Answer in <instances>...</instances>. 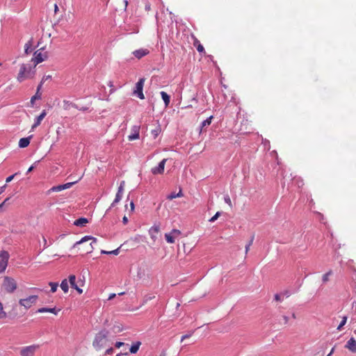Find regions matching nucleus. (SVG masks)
I'll return each mask as SVG.
<instances>
[{"label":"nucleus","mask_w":356,"mask_h":356,"mask_svg":"<svg viewBox=\"0 0 356 356\" xmlns=\"http://www.w3.org/2000/svg\"><path fill=\"white\" fill-rule=\"evenodd\" d=\"M108 331L106 330H102L99 331L94 339L92 346L94 348L99 350L107 346L108 339Z\"/></svg>","instance_id":"f257e3e1"},{"label":"nucleus","mask_w":356,"mask_h":356,"mask_svg":"<svg viewBox=\"0 0 356 356\" xmlns=\"http://www.w3.org/2000/svg\"><path fill=\"white\" fill-rule=\"evenodd\" d=\"M35 70L32 69L30 65L22 64L17 79L19 82H22L26 79L33 78Z\"/></svg>","instance_id":"f03ea898"},{"label":"nucleus","mask_w":356,"mask_h":356,"mask_svg":"<svg viewBox=\"0 0 356 356\" xmlns=\"http://www.w3.org/2000/svg\"><path fill=\"white\" fill-rule=\"evenodd\" d=\"M91 241L90 243L88 245V247L86 248L84 250V254H89L92 252L94 250V245L97 243V239L95 237H92L91 236H86L83 237L79 241L76 242L74 244V248L76 247L77 245H82L85 242Z\"/></svg>","instance_id":"7ed1b4c3"},{"label":"nucleus","mask_w":356,"mask_h":356,"mask_svg":"<svg viewBox=\"0 0 356 356\" xmlns=\"http://www.w3.org/2000/svg\"><path fill=\"white\" fill-rule=\"evenodd\" d=\"M2 286L6 292L12 293L16 290L17 285L13 278L6 276L3 279Z\"/></svg>","instance_id":"20e7f679"},{"label":"nucleus","mask_w":356,"mask_h":356,"mask_svg":"<svg viewBox=\"0 0 356 356\" xmlns=\"http://www.w3.org/2000/svg\"><path fill=\"white\" fill-rule=\"evenodd\" d=\"M39 348L40 346L38 344L24 346L21 348L19 354L21 356H34Z\"/></svg>","instance_id":"39448f33"},{"label":"nucleus","mask_w":356,"mask_h":356,"mask_svg":"<svg viewBox=\"0 0 356 356\" xmlns=\"http://www.w3.org/2000/svg\"><path fill=\"white\" fill-rule=\"evenodd\" d=\"M9 257L10 255L7 251L2 250L0 252V273L4 272L6 269Z\"/></svg>","instance_id":"423d86ee"},{"label":"nucleus","mask_w":356,"mask_h":356,"mask_svg":"<svg viewBox=\"0 0 356 356\" xmlns=\"http://www.w3.org/2000/svg\"><path fill=\"white\" fill-rule=\"evenodd\" d=\"M38 296L33 295L30 296L29 297L24 299H20L19 300V304L21 306L24 307L26 309L30 308L33 304H35L36 302V300H38Z\"/></svg>","instance_id":"0eeeda50"},{"label":"nucleus","mask_w":356,"mask_h":356,"mask_svg":"<svg viewBox=\"0 0 356 356\" xmlns=\"http://www.w3.org/2000/svg\"><path fill=\"white\" fill-rule=\"evenodd\" d=\"M41 49H42L35 51L34 52V54H33V57L32 58V60H31V61H33V63H34L33 68H35V67L38 64L42 63V61H44L47 58V54L46 53H44V54L42 53Z\"/></svg>","instance_id":"6e6552de"},{"label":"nucleus","mask_w":356,"mask_h":356,"mask_svg":"<svg viewBox=\"0 0 356 356\" xmlns=\"http://www.w3.org/2000/svg\"><path fill=\"white\" fill-rule=\"evenodd\" d=\"M145 79L141 78L139 81L136 83L135 90H134V95H136L140 99H145L143 88L144 86Z\"/></svg>","instance_id":"1a4fd4ad"},{"label":"nucleus","mask_w":356,"mask_h":356,"mask_svg":"<svg viewBox=\"0 0 356 356\" xmlns=\"http://www.w3.org/2000/svg\"><path fill=\"white\" fill-rule=\"evenodd\" d=\"M77 181H75L72 182L66 183L65 184L53 186L47 191V194H50L51 192H58L65 189L70 188Z\"/></svg>","instance_id":"9d476101"},{"label":"nucleus","mask_w":356,"mask_h":356,"mask_svg":"<svg viewBox=\"0 0 356 356\" xmlns=\"http://www.w3.org/2000/svg\"><path fill=\"white\" fill-rule=\"evenodd\" d=\"M181 234V232L179 229H173L170 233L165 234V238L168 243H174L175 238L178 237Z\"/></svg>","instance_id":"9b49d317"},{"label":"nucleus","mask_w":356,"mask_h":356,"mask_svg":"<svg viewBox=\"0 0 356 356\" xmlns=\"http://www.w3.org/2000/svg\"><path fill=\"white\" fill-rule=\"evenodd\" d=\"M69 282L71 285V287L76 290V291L81 294L83 293V290L80 288V286H83V282L81 280L79 281V286L76 283V277L74 275H71L69 276Z\"/></svg>","instance_id":"f8f14e48"},{"label":"nucleus","mask_w":356,"mask_h":356,"mask_svg":"<svg viewBox=\"0 0 356 356\" xmlns=\"http://www.w3.org/2000/svg\"><path fill=\"white\" fill-rule=\"evenodd\" d=\"M167 161L166 159H163L158 165V166L154 167L152 169V173L154 175H161L164 172L165 164Z\"/></svg>","instance_id":"ddd939ff"},{"label":"nucleus","mask_w":356,"mask_h":356,"mask_svg":"<svg viewBox=\"0 0 356 356\" xmlns=\"http://www.w3.org/2000/svg\"><path fill=\"white\" fill-rule=\"evenodd\" d=\"M345 347L353 353H356V340L351 337L346 343Z\"/></svg>","instance_id":"4468645a"},{"label":"nucleus","mask_w":356,"mask_h":356,"mask_svg":"<svg viewBox=\"0 0 356 356\" xmlns=\"http://www.w3.org/2000/svg\"><path fill=\"white\" fill-rule=\"evenodd\" d=\"M139 130L140 127L139 126H134L131 129L132 134L129 136V140H133L138 139L139 138Z\"/></svg>","instance_id":"2eb2a0df"},{"label":"nucleus","mask_w":356,"mask_h":356,"mask_svg":"<svg viewBox=\"0 0 356 356\" xmlns=\"http://www.w3.org/2000/svg\"><path fill=\"white\" fill-rule=\"evenodd\" d=\"M47 115V112L45 110H43L42 111V113H40V115H38L35 120V122L34 124H33L32 126V129H34L35 128H36L37 127H38L40 123H41V121L44 118V117Z\"/></svg>","instance_id":"dca6fc26"},{"label":"nucleus","mask_w":356,"mask_h":356,"mask_svg":"<svg viewBox=\"0 0 356 356\" xmlns=\"http://www.w3.org/2000/svg\"><path fill=\"white\" fill-rule=\"evenodd\" d=\"M149 52V50L146 49H140L134 51L133 54L137 58H141L142 57L147 55Z\"/></svg>","instance_id":"f3484780"},{"label":"nucleus","mask_w":356,"mask_h":356,"mask_svg":"<svg viewBox=\"0 0 356 356\" xmlns=\"http://www.w3.org/2000/svg\"><path fill=\"white\" fill-rule=\"evenodd\" d=\"M160 230V227L159 225H154L153 227H152L149 230V234L151 236V238L155 241L156 238V234L159 233Z\"/></svg>","instance_id":"a211bd4d"},{"label":"nucleus","mask_w":356,"mask_h":356,"mask_svg":"<svg viewBox=\"0 0 356 356\" xmlns=\"http://www.w3.org/2000/svg\"><path fill=\"white\" fill-rule=\"evenodd\" d=\"M60 309H56V308H47V307H42L38 309L37 312L38 313H44V312H50L56 315Z\"/></svg>","instance_id":"6ab92c4d"},{"label":"nucleus","mask_w":356,"mask_h":356,"mask_svg":"<svg viewBox=\"0 0 356 356\" xmlns=\"http://www.w3.org/2000/svg\"><path fill=\"white\" fill-rule=\"evenodd\" d=\"M63 107L65 110H69L71 107L78 108V106L76 104H75L74 103H73L69 100L64 99L63 101Z\"/></svg>","instance_id":"aec40b11"},{"label":"nucleus","mask_w":356,"mask_h":356,"mask_svg":"<svg viewBox=\"0 0 356 356\" xmlns=\"http://www.w3.org/2000/svg\"><path fill=\"white\" fill-rule=\"evenodd\" d=\"M31 136L27 138H22L19 141V147L21 148L26 147L30 143Z\"/></svg>","instance_id":"412c9836"},{"label":"nucleus","mask_w":356,"mask_h":356,"mask_svg":"<svg viewBox=\"0 0 356 356\" xmlns=\"http://www.w3.org/2000/svg\"><path fill=\"white\" fill-rule=\"evenodd\" d=\"M33 39L31 38L28 42H26L24 45V53L28 55L31 54L33 51Z\"/></svg>","instance_id":"4be33fe9"},{"label":"nucleus","mask_w":356,"mask_h":356,"mask_svg":"<svg viewBox=\"0 0 356 356\" xmlns=\"http://www.w3.org/2000/svg\"><path fill=\"white\" fill-rule=\"evenodd\" d=\"M88 222V220L86 218H80L76 220L74 222V225L78 227H83L86 223Z\"/></svg>","instance_id":"5701e85b"},{"label":"nucleus","mask_w":356,"mask_h":356,"mask_svg":"<svg viewBox=\"0 0 356 356\" xmlns=\"http://www.w3.org/2000/svg\"><path fill=\"white\" fill-rule=\"evenodd\" d=\"M161 96L164 102L165 106H168L170 101V97L164 91L161 92Z\"/></svg>","instance_id":"b1692460"},{"label":"nucleus","mask_w":356,"mask_h":356,"mask_svg":"<svg viewBox=\"0 0 356 356\" xmlns=\"http://www.w3.org/2000/svg\"><path fill=\"white\" fill-rule=\"evenodd\" d=\"M212 119L213 116L211 115L209 118H208L201 123L200 132L203 130L204 127H208L211 124Z\"/></svg>","instance_id":"393cba45"},{"label":"nucleus","mask_w":356,"mask_h":356,"mask_svg":"<svg viewBox=\"0 0 356 356\" xmlns=\"http://www.w3.org/2000/svg\"><path fill=\"white\" fill-rule=\"evenodd\" d=\"M140 344L141 343L139 341H138L136 343L133 344L131 346L130 349H129L130 353H133V354L136 353L138 352V349H139V347H140Z\"/></svg>","instance_id":"a878e982"},{"label":"nucleus","mask_w":356,"mask_h":356,"mask_svg":"<svg viewBox=\"0 0 356 356\" xmlns=\"http://www.w3.org/2000/svg\"><path fill=\"white\" fill-rule=\"evenodd\" d=\"M194 45L196 47L197 50L200 53H205L204 47L200 43L197 39L194 42Z\"/></svg>","instance_id":"bb28decb"},{"label":"nucleus","mask_w":356,"mask_h":356,"mask_svg":"<svg viewBox=\"0 0 356 356\" xmlns=\"http://www.w3.org/2000/svg\"><path fill=\"white\" fill-rule=\"evenodd\" d=\"M333 273L332 270H330L328 272H327L326 273H325L323 277H322V281H323V284H325L326 282H327L329 281V277L330 275H332Z\"/></svg>","instance_id":"cd10ccee"},{"label":"nucleus","mask_w":356,"mask_h":356,"mask_svg":"<svg viewBox=\"0 0 356 356\" xmlns=\"http://www.w3.org/2000/svg\"><path fill=\"white\" fill-rule=\"evenodd\" d=\"M124 181H122L120 182V184L118 187V192L116 193V195L117 196H120V197H122V194H123V191H124Z\"/></svg>","instance_id":"c85d7f7f"},{"label":"nucleus","mask_w":356,"mask_h":356,"mask_svg":"<svg viewBox=\"0 0 356 356\" xmlns=\"http://www.w3.org/2000/svg\"><path fill=\"white\" fill-rule=\"evenodd\" d=\"M60 288L62 289V290L65 292V293H67L68 291V289H69V286H68V282L67 281L66 279L63 280L62 282H61V284H60Z\"/></svg>","instance_id":"c756f323"},{"label":"nucleus","mask_w":356,"mask_h":356,"mask_svg":"<svg viewBox=\"0 0 356 356\" xmlns=\"http://www.w3.org/2000/svg\"><path fill=\"white\" fill-rule=\"evenodd\" d=\"M41 93L40 92H36L31 99V104L33 106L34 104V102L36 99H41Z\"/></svg>","instance_id":"7c9ffc66"},{"label":"nucleus","mask_w":356,"mask_h":356,"mask_svg":"<svg viewBox=\"0 0 356 356\" xmlns=\"http://www.w3.org/2000/svg\"><path fill=\"white\" fill-rule=\"evenodd\" d=\"M183 195L181 191H179L178 193H171L168 196V200H173L174 198L181 197Z\"/></svg>","instance_id":"2f4dec72"},{"label":"nucleus","mask_w":356,"mask_h":356,"mask_svg":"<svg viewBox=\"0 0 356 356\" xmlns=\"http://www.w3.org/2000/svg\"><path fill=\"white\" fill-rule=\"evenodd\" d=\"M49 285L51 286V291L52 293H54L56 291L58 286V284L57 282H51L49 283Z\"/></svg>","instance_id":"473e14b6"},{"label":"nucleus","mask_w":356,"mask_h":356,"mask_svg":"<svg viewBox=\"0 0 356 356\" xmlns=\"http://www.w3.org/2000/svg\"><path fill=\"white\" fill-rule=\"evenodd\" d=\"M346 321H347V316H343L342 318L341 322L340 323V324L337 327V330H341V328L343 327V326L346 323Z\"/></svg>","instance_id":"72a5a7b5"},{"label":"nucleus","mask_w":356,"mask_h":356,"mask_svg":"<svg viewBox=\"0 0 356 356\" xmlns=\"http://www.w3.org/2000/svg\"><path fill=\"white\" fill-rule=\"evenodd\" d=\"M254 236H252L250 240V241L248 242V243L245 245V254L248 253V252L250 250V247L251 246V245L253 243V241H254Z\"/></svg>","instance_id":"f704fd0d"},{"label":"nucleus","mask_w":356,"mask_h":356,"mask_svg":"<svg viewBox=\"0 0 356 356\" xmlns=\"http://www.w3.org/2000/svg\"><path fill=\"white\" fill-rule=\"evenodd\" d=\"M160 132H161V128L158 127L152 131V134L153 135L154 138H156L159 136Z\"/></svg>","instance_id":"c9c22d12"},{"label":"nucleus","mask_w":356,"mask_h":356,"mask_svg":"<svg viewBox=\"0 0 356 356\" xmlns=\"http://www.w3.org/2000/svg\"><path fill=\"white\" fill-rule=\"evenodd\" d=\"M122 199V197L115 195V198L112 202L111 207H114L117 203H118Z\"/></svg>","instance_id":"e433bc0d"},{"label":"nucleus","mask_w":356,"mask_h":356,"mask_svg":"<svg viewBox=\"0 0 356 356\" xmlns=\"http://www.w3.org/2000/svg\"><path fill=\"white\" fill-rule=\"evenodd\" d=\"M220 216V212L218 211L210 220L209 222H213Z\"/></svg>","instance_id":"4c0bfd02"},{"label":"nucleus","mask_w":356,"mask_h":356,"mask_svg":"<svg viewBox=\"0 0 356 356\" xmlns=\"http://www.w3.org/2000/svg\"><path fill=\"white\" fill-rule=\"evenodd\" d=\"M6 314L3 311V306L1 302H0V318H3L6 317Z\"/></svg>","instance_id":"58836bf2"},{"label":"nucleus","mask_w":356,"mask_h":356,"mask_svg":"<svg viewBox=\"0 0 356 356\" xmlns=\"http://www.w3.org/2000/svg\"><path fill=\"white\" fill-rule=\"evenodd\" d=\"M224 199H225V202L227 204H228L230 207H232V202H231L230 197L228 195H226Z\"/></svg>","instance_id":"ea45409f"},{"label":"nucleus","mask_w":356,"mask_h":356,"mask_svg":"<svg viewBox=\"0 0 356 356\" xmlns=\"http://www.w3.org/2000/svg\"><path fill=\"white\" fill-rule=\"evenodd\" d=\"M297 180V185L298 187H301L303 185V181L300 177L296 179Z\"/></svg>","instance_id":"a19ab883"},{"label":"nucleus","mask_w":356,"mask_h":356,"mask_svg":"<svg viewBox=\"0 0 356 356\" xmlns=\"http://www.w3.org/2000/svg\"><path fill=\"white\" fill-rule=\"evenodd\" d=\"M145 9L146 11H149L150 10V9H151V4L149 3V2H148V1L145 2Z\"/></svg>","instance_id":"79ce46f5"},{"label":"nucleus","mask_w":356,"mask_h":356,"mask_svg":"<svg viewBox=\"0 0 356 356\" xmlns=\"http://www.w3.org/2000/svg\"><path fill=\"white\" fill-rule=\"evenodd\" d=\"M17 175V173H15V174H14V175H10V176L6 178V181L7 183H8V182L11 181L13 179V178L15 177V175Z\"/></svg>","instance_id":"37998d69"},{"label":"nucleus","mask_w":356,"mask_h":356,"mask_svg":"<svg viewBox=\"0 0 356 356\" xmlns=\"http://www.w3.org/2000/svg\"><path fill=\"white\" fill-rule=\"evenodd\" d=\"M193 332H191L190 334H185L184 336L181 337V341H183L184 339H188L189 337H191V336L193 334Z\"/></svg>","instance_id":"c03bdc74"},{"label":"nucleus","mask_w":356,"mask_h":356,"mask_svg":"<svg viewBox=\"0 0 356 356\" xmlns=\"http://www.w3.org/2000/svg\"><path fill=\"white\" fill-rule=\"evenodd\" d=\"M274 298L276 301H282V300L281 299V296L280 294H278V293H276L274 296Z\"/></svg>","instance_id":"a18cd8bd"},{"label":"nucleus","mask_w":356,"mask_h":356,"mask_svg":"<svg viewBox=\"0 0 356 356\" xmlns=\"http://www.w3.org/2000/svg\"><path fill=\"white\" fill-rule=\"evenodd\" d=\"M113 351H114V349L113 348H108L106 351V354L112 355Z\"/></svg>","instance_id":"49530a36"},{"label":"nucleus","mask_w":356,"mask_h":356,"mask_svg":"<svg viewBox=\"0 0 356 356\" xmlns=\"http://www.w3.org/2000/svg\"><path fill=\"white\" fill-rule=\"evenodd\" d=\"M119 253V248L116 249V250H112V251H109V254H115V255H117Z\"/></svg>","instance_id":"de8ad7c7"},{"label":"nucleus","mask_w":356,"mask_h":356,"mask_svg":"<svg viewBox=\"0 0 356 356\" xmlns=\"http://www.w3.org/2000/svg\"><path fill=\"white\" fill-rule=\"evenodd\" d=\"M124 345V342L119 341V342H116L115 346L116 348H120L121 346H122Z\"/></svg>","instance_id":"09e8293b"},{"label":"nucleus","mask_w":356,"mask_h":356,"mask_svg":"<svg viewBox=\"0 0 356 356\" xmlns=\"http://www.w3.org/2000/svg\"><path fill=\"white\" fill-rule=\"evenodd\" d=\"M282 318L284 320V324H285V325L287 324L289 322V317L286 316H283Z\"/></svg>","instance_id":"8fccbe9b"},{"label":"nucleus","mask_w":356,"mask_h":356,"mask_svg":"<svg viewBox=\"0 0 356 356\" xmlns=\"http://www.w3.org/2000/svg\"><path fill=\"white\" fill-rule=\"evenodd\" d=\"M51 76L50 75H47V76H43L42 79L41 81H42V83H44L45 81L51 79Z\"/></svg>","instance_id":"3c124183"},{"label":"nucleus","mask_w":356,"mask_h":356,"mask_svg":"<svg viewBox=\"0 0 356 356\" xmlns=\"http://www.w3.org/2000/svg\"><path fill=\"white\" fill-rule=\"evenodd\" d=\"M77 109H79V111H87L88 110V107L83 106V107L79 108L78 106Z\"/></svg>","instance_id":"603ef678"},{"label":"nucleus","mask_w":356,"mask_h":356,"mask_svg":"<svg viewBox=\"0 0 356 356\" xmlns=\"http://www.w3.org/2000/svg\"><path fill=\"white\" fill-rule=\"evenodd\" d=\"M116 296V294L115 293H111L108 296V300H111L112 299H113Z\"/></svg>","instance_id":"864d4df0"},{"label":"nucleus","mask_w":356,"mask_h":356,"mask_svg":"<svg viewBox=\"0 0 356 356\" xmlns=\"http://www.w3.org/2000/svg\"><path fill=\"white\" fill-rule=\"evenodd\" d=\"M43 83L42 81H41L40 83V84L38 85V88H37V91L36 92H40V90H41V88H42V86Z\"/></svg>","instance_id":"5fc2aeb1"},{"label":"nucleus","mask_w":356,"mask_h":356,"mask_svg":"<svg viewBox=\"0 0 356 356\" xmlns=\"http://www.w3.org/2000/svg\"><path fill=\"white\" fill-rule=\"evenodd\" d=\"M6 188V184L0 187V194H1L5 191Z\"/></svg>","instance_id":"6e6d98bb"},{"label":"nucleus","mask_w":356,"mask_h":356,"mask_svg":"<svg viewBox=\"0 0 356 356\" xmlns=\"http://www.w3.org/2000/svg\"><path fill=\"white\" fill-rule=\"evenodd\" d=\"M122 222L125 225L128 222V218L126 216H124L122 218Z\"/></svg>","instance_id":"4d7b16f0"},{"label":"nucleus","mask_w":356,"mask_h":356,"mask_svg":"<svg viewBox=\"0 0 356 356\" xmlns=\"http://www.w3.org/2000/svg\"><path fill=\"white\" fill-rule=\"evenodd\" d=\"M283 295H285L286 297H289L290 296V293L288 291H285L283 293Z\"/></svg>","instance_id":"13d9d810"},{"label":"nucleus","mask_w":356,"mask_h":356,"mask_svg":"<svg viewBox=\"0 0 356 356\" xmlns=\"http://www.w3.org/2000/svg\"><path fill=\"white\" fill-rule=\"evenodd\" d=\"M130 206H131V210L133 211L134 210V203L133 202H131Z\"/></svg>","instance_id":"bf43d9fd"},{"label":"nucleus","mask_w":356,"mask_h":356,"mask_svg":"<svg viewBox=\"0 0 356 356\" xmlns=\"http://www.w3.org/2000/svg\"><path fill=\"white\" fill-rule=\"evenodd\" d=\"M58 11V6L57 4H54V12L56 13Z\"/></svg>","instance_id":"052dcab7"},{"label":"nucleus","mask_w":356,"mask_h":356,"mask_svg":"<svg viewBox=\"0 0 356 356\" xmlns=\"http://www.w3.org/2000/svg\"><path fill=\"white\" fill-rule=\"evenodd\" d=\"M33 168H34V166H33V165L31 166V167L29 168V170H27V173L31 172L33 170Z\"/></svg>","instance_id":"680f3d73"},{"label":"nucleus","mask_w":356,"mask_h":356,"mask_svg":"<svg viewBox=\"0 0 356 356\" xmlns=\"http://www.w3.org/2000/svg\"><path fill=\"white\" fill-rule=\"evenodd\" d=\"M334 348H332L330 353L327 356H331V355L334 353Z\"/></svg>","instance_id":"e2e57ef3"},{"label":"nucleus","mask_w":356,"mask_h":356,"mask_svg":"<svg viewBox=\"0 0 356 356\" xmlns=\"http://www.w3.org/2000/svg\"><path fill=\"white\" fill-rule=\"evenodd\" d=\"M101 253H102V254H109V251H105V250H102Z\"/></svg>","instance_id":"0e129e2a"},{"label":"nucleus","mask_w":356,"mask_h":356,"mask_svg":"<svg viewBox=\"0 0 356 356\" xmlns=\"http://www.w3.org/2000/svg\"><path fill=\"white\" fill-rule=\"evenodd\" d=\"M8 199H9V198H6V199L4 200V202L0 204V209L3 207V205L4 204V203H5L6 201H8Z\"/></svg>","instance_id":"69168bd1"},{"label":"nucleus","mask_w":356,"mask_h":356,"mask_svg":"<svg viewBox=\"0 0 356 356\" xmlns=\"http://www.w3.org/2000/svg\"><path fill=\"white\" fill-rule=\"evenodd\" d=\"M43 239H44V248H46L47 246V241H46V239L44 238H43Z\"/></svg>","instance_id":"338daca9"},{"label":"nucleus","mask_w":356,"mask_h":356,"mask_svg":"<svg viewBox=\"0 0 356 356\" xmlns=\"http://www.w3.org/2000/svg\"><path fill=\"white\" fill-rule=\"evenodd\" d=\"M291 316H292V318H294V319H295V318H296V314H295V313H293V314H292V315H291Z\"/></svg>","instance_id":"774afa93"}]
</instances>
